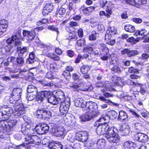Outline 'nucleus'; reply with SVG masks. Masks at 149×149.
<instances>
[{
  "instance_id": "nucleus-2",
  "label": "nucleus",
  "mask_w": 149,
  "mask_h": 149,
  "mask_svg": "<svg viewBox=\"0 0 149 149\" xmlns=\"http://www.w3.org/2000/svg\"><path fill=\"white\" fill-rule=\"evenodd\" d=\"M17 122H0V139L8 138L10 132L17 124Z\"/></svg>"
},
{
  "instance_id": "nucleus-32",
  "label": "nucleus",
  "mask_w": 149,
  "mask_h": 149,
  "mask_svg": "<svg viewBox=\"0 0 149 149\" xmlns=\"http://www.w3.org/2000/svg\"><path fill=\"white\" fill-rule=\"evenodd\" d=\"M113 119L112 118H111V117L110 116H109L107 114H105L101 116L100 117L99 119L97 121L109 120H112Z\"/></svg>"
},
{
  "instance_id": "nucleus-43",
  "label": "nucleus",
  "mask_w": 149,
  "mask_h": 149,
  "mask_svg": "<svg viewBox=\"0 0 149 149\" xmlns=\"http://www.w3.org/2000/svg\"><path fill=\"white\" fill-rule=\"evenodd\" d=\"M138 53L136 50H130L128 49L127 55L129 57H131L137 54Z\"/></svg>"
},
{
  "instance_id": "nucleus-26",
  "label": "nucleus",
  "mask_w": 149,
  "mask_h": 149,
  "mask_svg": "<svg viewBox=\"0 0 149 149\" xmlns=\"http://www.w3.org/2000/svg\"><path fill=\"white\" fill-rule=\"evenodd\" d=\"M2 111H3L4 116L8 115V116H10L9 115L13 113L12 109L8 107H4L1 108Z\"/></svg>"
},
{
  "instance_id": "nucleus-40",
  "label": "nucleus",
  "mask_w": 149,
  "mask_h": 149,
  "mask_svg": "<svg viewBox=\"0 0 149 149\" xmlns=\"http://www.w3.org/2000/svg\"><path fill=\"white\" fill-rule=\"evenodd\" d=\"M37 94L31 93H28L26 97V100L27 99L28 101H31L34 100L36 97Z\"/></svg>"
},
{
  "instance_id": "nucleus-39",
  "label": "nucleus",
  "mask_w": 149,
  "mask_h": 149,
  "mask_svg": "<svg viewBox=\"0 0 149 149\" xmlns=\"http://www.w3.org/2000/svg\"><path fill=\"white\" fill-rule=\"evenodd\" d=\"M93 49L91 46L86 45L83 49V52H87L90 54L92 53Z\"/></svg>"
},
{
  "instance_id": "nucleus-9",
  "label": "nucleus",
  "mask_w": 149,
  "mask_h": 149,
  "mask_svg": "<svg viewBox=\"0 0 149 149\" xmlns=\"http://www.w3.org/2000/svg\"><path fill=\"white\" fill-rule=\"evenodd\" d=\"M36 132L39 134H43L47 133L49 129V126L47 124H42L35 127Z\"/></svg>"
},
{
  "instance_id": "nucleus-42",
  "label": "nucleus",
  "mask_w": 149,
  "mask_h": 149,
  "mask_svg": "<svg viewBox=\"0 0 149 149\" xmlns=\"http://www.w3.org/2000/svg\"><path fill=\"white\" fill-rule=\"evenodd\" d=\"M132 127L136 130H140L143 127L142 125L139 122H136L134 123Z\"/></svg>"
},
{
  "instance_id": "nucleus-1",
  "label": "nucleus",
  "mask_w": 149,
  "mask_h": 149,
  "mask_svg": "<svg viewBox=\"0 0 149 149\" xmlns=\"http://www.w3.org/2000/svg\"><path fill=\"white\" fill-rule=\"evenodd\" d=\"M99 122H95L94 125L97 127L96 132L98 135H104L106 139L110 143H117L120 140V137L115 132V130L117 129L111 127L107 123H99Z\"/></svg>"
},
{
  "instance_id": "nucleus-5",
  "label": "nucleus",
  "mask_w": 149,
  "mask_h": 149,
  "mask_svg": "<svg viewBox=\"0 0 149 149\" xmlns=\"http://www.w3.org/2000/svg\"><path fill=\"white\" fill-rule=\"evenodd\" d=\"M6 42L3 45L4 48L6 52H10L13 46L19 45V34L14 35L11 38H8Z\"/></svg>"
},
{
  "instance_id": "nucleus-37",
  "label": "nucleus",
  "mask_w": 149,
  "mask_h": 149,
  "mask_svg": "<svg viewBox=\"0 0 149 149\" xmlns=\"http://www.w3.org/2000/svg\"><path fill=\"white\" fill-rule=\"evenodd\" d=\"M112 5L109 6L107 5L106 6V11L107 13L106 15V17L109 18L110 17V15H111L112 13Z\"/></svg>"
},
{
  "instance_id": "nucleus-48",
  "label": "nucleus",
  "mask_w": 149,
  "mask_h": 149,
  "mask_svg": "<svg viewBox=\"0 0 149 149\" xmlns=\"http://www.w3.org/2000/svg\"><path fill=\"white\" fill-rule=\"evenodd\" d=\"M107 32L112 35L115 34L116 33V30L115 28L114 27H111L109 28Z\"/></svg>"
},
{
  "instance_id": "nucleus-59",
  "label": "nucleus",
  "mask_w": 149,
  "mask_h": 149,
  "mask_svg": "<svg viewBox=\"0 0 149 149\" xmlns=\"http://www.w3.org/2000/svg\"><path fill=\"white\" fill-rule=\"evenodd\" d=\"M140 35L141 36H145L147 33V31L144 29H141L140 30Z\"/></svg>"
},
{
  "instance_id": "nucleus-61",
  "label": "nucleus",
  "mask_w": 149,
  "mask_h": 149,
  "mask_svg": "<svg viewBox=\"0 0 149 149\" xmlns=\"http://www.w3.org/2000/svg\"><path fill=\"white\" fill-rule=\"evenodd\" d=\"M112 35L107 31L105 36V39L106 40H109L111 37Z\"/></svg>"
},
{
  "instance_id": "nucleus-38",
  "label": "nucleus",
  "mask_w": 149,
  "mask_h": 149,
  "mask_svg": "<svg viewBox=\"0 0 149 149\" xmlns=\"http://www.w3.org/2000/svg\"><path fill=\"white\" fill-rule=\"evenodd\" d=\"M100 4L101 6L103 8L105 6L106 7L107 5L111 6L112 5V3L110 2H108L107 0H100Z\"/></svg>"
},
{
  "instance_id": "nucleus-34",
  "label": "nucleus",
  "mask_w": 149,
  "mask_h": 149,
  "mask_svg": "<svg viewBox=\"0 0 149 149\" xmlns=\"http://www.w3.org/2000/svg\"><path fill=\"white\" fill-rule=\"evenodd\" d=\"M99 36V34L95 31H93L92 32L91 34L89 36V39L91 41L95 40L96 39L97 37H98Z\"/></svg>"
},
{
  "instance_id": "nucleus-55",
  "label": "nucleus",
  "mask_w": 149,
  "mask_h": 149,
  "mask_svg": "<svg viewBox=\"0 0 149 149\" xmlns=\"http://www.w3.org/2000/svg\"><path fill=\"white\" fill-rule=\"evenodd\" d=\"M26 50V47H19V51L21 54H23Z\"/></svg>"
},
{
  "instance_id": "nucleus-62",
  "label": "nucleus",
  "mask_w": 149,
  "mask_h": 149,
  "mask_svg": "<svg viewBox=\"0 0 149 149\" xmlns=\"http://www.w3.org/2000/svg\"><path fill=\"white\" fill-rule=\"evenodd\" d=\"M46 77L49 79H51L54 78V76L52 75L51 72H47L46 75Z\"/></svg>"
},
{
  "instance_id": "nucleus-49",
  "label": "nucleus",
  "mask_w": 149,
  "mask_h": 149,
  "mask_svg": "<svg viewBox=\"0 0 149 149\" xmlns=\"http://www.w3.org/2000/svg\"><path fill=\"white\" fill-rule=\"evenodd\" d=\"M65 124L66 125L71 127H74L76 124V122H65Z\"/></svg>"
},
{
  "instance_id": "nucleus-19",
  "label": "nucleus",
  "mask_w": 149,
  "mask_h": 149,
  "mask_svg": "<svg viewBox=\"0 0 149 149\" xmlns=\"http://www.w3.org/2000/svg\"><path fill=\"white\" fill-rule=\"evenodd\" d=\"M53 5L51 3H47L44 8L42 11L43 15H45L48 14L53 9Z\"/></svg>"
},
{
  "instance_id": "nucleus-50",
  "label": "nucleus",
  "mask_w": 149,
  "mask_h": 149,
  "mask_svg": "<svg viewBox=\"0 0 149 149\" xmlns=\"http://www.w3.org/2000/svg\"><path fill=\"white\" fill-rule=\"evenodd\" d=\"M127 83H130V84L131 85H135L136 86L140 87L141 86V84L139 83H135L132 81L131 80L129 79L127 81Z\"/></svg>"
},
{
  "instance_id": "nucleus-33",
  "label": "nucleus",
  "mask_w": 149,
  "mask_h": 149,
  "mask_svg": "<svg viewBox=\"0 0 149 149\" xmlns=\"http://www.w3.org/2000/svg\"><path fill=\"white\" fill-rule=\"evenodd\" d=\"M90 70V66L85 65H83L80 69L81 71L83 74H86Z\"/></svg>"
},
{
  "instance_id": "nucleus-53",
  "label": "nucleus",
  "mask_w": 149,
  "mask_h": 149,
  "mask_svg": "<svg viewBox=\"0 0 149 149\" xmlns=\"http://www.w3.org/2000/svg\"><path fill=\"white\" fill-rule=\"evenodd\" d=\"M69 86L71 88L74 89H77L79 87V86L76 83H71L70 85Z\"/></svg>"
},
{
  "instance_id": "nucleus-16",
  "label": "nucleus",
  "mask_w": 149,
  "mask_h": 149,
  "mask_svg": "<svg viewBox=\"0 0 149 149\" xmlns=\"http://www.w3.org/2000/svg\"><path fill=\"white\" fill-rule=\"evenodd\" d=\"M23 34L24 36H27V39L29 41H31L35 37L36 33L34 30L29 31L26 30H24L23 31Z\"/></svg>"
},
{
  "instance_id": "nucleus-64",
  "label": "nucleus",
  "mask_w": 149,
  "mask_h": 149,
  "mask_svg": "<svg viewBox=\"0 0 149 149\" xmlns=\"http://www.w3.org/2000/svg\"><path fill=\"white\" fill-rule=\"evenodd\" d=\"M69 24L70 26L72 27L77 26H78V24L77 22L73 21H70Z\"/></svg>"
},
{
  "instance_id": "nucleus-13",
  "label": "nucleus",
  "mask_w": 149,
  "mask_h": 149,
  "mask_svg": "<svg viewBox=\"0 0 149 149\" xmlns=\"http://www.w3.org/2000/svg\"><path fill=\"white\" fill-rule=\"evenodd\" d=\"M135 140L142 143L146 142L148 140V137L144 134L137 133L134 136Z\"/></svg>"
},
{
  "instance_id": "nucleus-52",
  "label": "nucleus",
  "mask_w": 149,
  "mask_h": 149,
  "mask_svg": "<svg viewBox=\"0 0 149 149\" xmlns=\"http://www.w3.org/2000/svg\"><path fill=\"white\" fill-rule=\"evenodd\" d=\"M128 72L130 73H139V71L138 70L135 69L132 67H131L129 68Z\"/></svg>"
},
{
  "instance_id": "nucleus-35",
  "label": "nucleus",
  "mask_w": 149,
  "mask_h": 149,
  "mask_svg": "<svg viewBox=\"0 0 149 149\" xmlns=\"http://www.w3.org/2000/svg\"><path fill=\"white\" fill-rule=\"evenodd\" d=\"M47 56L48 57L50 58L55 61H58L60 59L59 57L54 53H48L47 54Z\"/></svg>"
},
{
  "instance_id": "nucleus-15",
  "label": "nucleus",
  "mask_w": 149,
  "mask_h": 149,
  "mask_svg": "<svg viewBox=\"0 0 149 149\" xmlns=\"http://www.w3.org/2000/svg\"><path fill=\"white\" fill-rule=\"evenodd\" d=\"M28 123L27 122H25V125H22L21 129V132L23 134L27 136H29V134L32 133L31 131L34 132L35 131L31 129H30V126L28 125Z\"/></svg>"
},
{
  "instance_id": "nucleus-46",
  "label": "nucleus",
  "mask_w": 149,
  "mask_h": 149,
  "mask_svg": "<svg viewBox=\"0 0 149 149\" xmlns=\"http://www.w3.org/2000/svg\"><path fill=\"white\" fill-rule=\"evenodd\" d=\"M48 29L50 30L56 32L57 33V35L59 33V32L58 28L55 26L52 25L49 26L48 27Z\"/></svg>"
},
{
  "instance_id": "nucleus-60",
  "label": "nucleus",
  "mask_w": 149,
  "mask_h": 149,
  "mask_svg": "<svg viewBox=\"0 0 149 149\" xmlns=\"http://www.w3.org/2000/svg\"><path fill=\"white\" fill-rule=\"evenodd\" d=\"M110 56L109 53H107L105 55L101 57V58L103 61H106L108 59V58Z\"/></svg>"
},
{
  "instance_id": "nucleus-54",
  "label": "nucleus",
  "mask_w": 149,
  "mask_h": 149,
  "mask_svg": "<svg viewBox=\"0 0 149 149\" xmlns=\"http://www.w3.org/2000/svg\"><path fill=\"white\" fill-rule=\"evenodd\" d=\"M66 52L68 56L70 57H73L75 54L73 51L70 50H67Z\"/></svg>"
},
{
  "instance_id": "nucleus-23",
  "label": "nucleus",
  "mask_w": 149,
  "mask_h": 149,
  "mask_svg": "<svg viewBox=\"0 0 149 149\" xmlns=\"http://www.w3.org/2000/svg\"><path fill=\"white\" fill-rule=\"evenodd\" d=\"M95 7L93 6H90L88 7H86L84 5L82 6L81 8L82 9V12L83 13L87 15H89L93 11Z\"/></svg>"
},
{
  "instance_id": "nucleus-45",
  "label": "nucleus",
  "mask_w": 149,
  "mask_h": 149,
  "mask_svg": "<svg viewBox=\"0 0 149 149\" xmlns=\"http://www.w3.org/2000/svg\"><path fill=\"white\" fill-rule=\"evenodd\" d=\"M62 75L66 78V79H68H68L70 77V74L69 71L67 70L64 71L62 73Z\"/></svg>"
},
{
  "instance_id": "nucleus-12",
  "label": "nucleus",
  "mask_w": 149,
  "mask_h": 149,
  "mask_svg": "<svg viewBox=\"0 0 149 149\" xmlns=\"http://www.w3.org/2000/svg\"><path fill=\"white\" fill-rule=\"evenodd\" d=\"M118 130V132L123 136L128 135L130 132L129 126L125 123L120 125Z\"/></svg>"
},
{
  "instance_id": "nucleus-36",
  "label": "nucleus",
  "mask_w": 149,
  "mask_h": 149,
  "mask_svg": "<svg viewBox=\"0 0 149 149\" xmlns=\"http://www.w3.org/2000/svg\"><path fill=\"white\" fill-rule=\"evenodd\" d=\"M39 82L41 84L44 86L51 87L54 85V84L53 83L51 82H48L44 79L42 80L41 81H40Z\"/></svg>"
},
{
  "instance_id": "nucleus-8",
  "label": "nucleus",
  "mask_w": 149,
  "mask_h": 149,
  "mask_svg": "<svg viewBox=\"0 0 149 149\" xmlns=\"http://www.w3.org/2000/svg\"><path fill=\"white\" fill-rule=\"evenodd\" d=\"M70 99L67 98L64 102H60L59 110L62 115H65L68 112L70 104Z\"/></svg>"
},
{
  "instance_id": "nucleus-30",
  "label": "nucleus",
  "mask_w": 149,
  "mask_h": 149,
  "mask_svg": "<svg viewBox=\"0 0 149 149\" xmlns=\"http://www.w3.org/2000/svg\"><path fill=\"white\" fill-rule=\"evenodd\" d=\"M105 141L103 139H99L97 143V147L98 148L101 149L104 146Z\"/></svg>"
},
{
  "instance_id": "nucleus-56",
  "label": "nucleus",
  "mask_w": 149,
  "mask_h": 149,
  "mask_svg": "<svg viewBox=\"0 0 149 149\" xmlns=\"http://www.w3.org/2000/svg\"><path fill=\"white\" fill-rule=\"evenodd\" d=\"M132 20L133 22L137 24H140L142 21V19L139 18H134Z\"/></svg>"
},
{
  "instance_id": "nucleus-4",
  "label": "nucleus",
  "mask_w": 149,
  "mask_h": 149,
  "mask_svg": "<svg viewBox=\"0 0 149 149\" xmlns=\"http://www.w3.org/2000/svg\"><path fill=\"white\" fill-rule=\"evenodd\" d=\"M34 132L30 133L28 136L25 138V143L19 145V149H29V144H33L38 145L40 143L41 139L40 137L34 135Z\"/></svg>"
},
{
  "instance_id": "nucleus-29",
  "label": "nucleus",
  "mask_w": 149,
  "mask_h": 149,
  "mask_svg": "<svg viewBox=\"0 0 149 149\" xmlns=\"http://www.w3.org/2000/svg\"><path fill=\"white\" fill-rule=\"evenodd\" d=\"M119 117L121 120H125L126 121L128 120L127 115L125 112L123 111H120Z\"/></svg>"
},
{
  "instance_id": "nucleus-21",
  "label": "nucleus",
  "mask_w": 149,
  "mask_h": 149,
  "mask_svg": "<svg viewBox=\"0 0 149 149\" xmlns=\"http://www.w3.org/2000/svg\"><path fill=\"white\" fill-rule=\"evenodd\" d=\"M49 147L51 149H62L63 148L61 143L57 141L51 143L49 144Z\"/></svg>"
},
{
  "instance_id": "nucleus-7",
  "label": "nucleus",
  "mask_w": 149,
  "mask_h": 149,
  "mask_svg": "<svg viewBox=\"0 0 149 149\" xmlns=\"http://www.w3.org/2000/svg\"><path fill=\"white\" fill-rule=\"evenodd\" d=\"M36 116L39 118H42L45 120L50 118L51 117V112L45 108L39 109L37 111Z\"/></svg>"
},
{
  "instance_id": "nucleus-28",
  "label": "nucleus",
  "mask_w": 149,
  "mask_h": 149,
  "mask_svg": "<svg viewBox=\"0 0 149 149\" xmlns=\"http://www.w3.org/2000/svg\"><path fill=\"white\" fill-rule=\"evenodd\" d=\"M124 29L126 31L130 33H133L135 30L134 26L130 24H128L125 25Z\"/></svg>"
},
{
  "instance_id": "nucleus-44",
  "label": "nucleus",
  "mask_w": 149,
  "mask_h": 149,
  "mask_svg": "<svg viewBox=\"0 0 149 149\" xmlns=\"http://www.w3.org/2000/svg\"><path fill=\"white\" fill-rule=\"evenodd\" d=\"M69 142L71 143L69 144L70 145L71 147H72L74 149H79L80 148V145L79 143H74L73 142L71 141V140H70Z\"/></svg>"
},
{
  "instance_id": "nucleus-63",
  "label": "nucleus",
  "mask_w": 149,
  "mask_h": 149,
  "mask_svg": "<svg viewBox=\"0 0 149 149\" xmlns=\"http://www.w3.org/2000/svg\"><path fill=\"white\" fill-rule=\"evenodd\" d=\"M130 77L133 79H137L140 78V76L134 74H132L130 75Z\"/></svg>"
},
{
  "instance_id": "nucleus-6",
  "label": "nucleus",
  "mask_w": 149,
  "mask_h": 149,
  "mask_svg": "<svg viewBox=\"0 0 149 149\" xmlns=\"http://www.w3.org/2000/svg\"><path fill=\"white\" fill-rule=\"evenodd\" d=\"M52 128L54 129L53 132L56 136L63 138L67 133L65 129L62 126L55 127V125H54L52 126Z\"/></svg>"
},
{
  "instance_id": "nucleus-18",
  "label": "nucleus",
  "mask_w": 149,
  "mask_h": 149,
  "mask_svg": "<svg viewBox=\"0 0 149 149\" xmlns=\"http://www.w3.org/2000/svg\"><path fill=\"white\" fill-rule=\"evenodd\" d=\"M8 26L7 21L4 19L0 21V36L5 32Z\"/></svg>"
},
{
  "instance_id": "nucleus-20",
  "label": "nucleus",
  "mask_w": 149,
  "mask_h": 149,
  "mask_svg": "<svg viewBox=\"0 0 149 149\" xmlns=\"http://www.w3.org/2000/svg\"><path fill=\"white\" fill-rule=\"evenodd\" d=\"M25 66V65L24 63V58L23 57H19V70H20V72H19V74H22V72H26V70L25 68L24 67ZM23 74V73H22Z\"/></svg>"
},
{
  "instance_id": "nucleus-51",
  "label": "nucleus",
  "mask_w": 149,
  "mask_h": 149,
  "mask_svg": "<svg viewBox=\"0 0 149 149\" xmlns=\"http://www.w3.org/2000/svg\"><path fill=\"white\" fill-rule=\"evenodd\" d=\"M57 11L59 15H63L65 12L66 9L64 8L61 7L58 10H57Z\"/></svg>"
},
{
  "instance_id": "nucleus-27",
  "label": "nucleus",
  "mask_w": 149,
  "mask_h": 149,
  "mask_svg": "<svg viewBox=\"0 0 149 149\" xmlns=\"http://www.w3.org/2000/svg\"><path fill=\"white\" fill-rule=\"evenodd\" d=\"M56 97L57 99L59 100V101L62 102L65 97V95L64 92L61 91H57L56 93Z\"/></svg>"
},
{
  "instance_id": "nucleus-17",
  "label": "nucleus",
  "mask_w": 149,
  "mask_h": 149,
  "mask_svg": "<svg viewBox=\"0 0 149 149\" xmlns=\"http://www.w3.org/2000/svg\"><path fill=\"white\" fill-rule=\"evenodd\" d=\"M50 95L47 97V100L48 102L53 104H57L59 102H61L57 99L56 97L52 95V92L49 91Z\"/></svg>"
},
{
  "instance_id": "nucleus-41",
  "label": "nucleus",
  "mask_w": 149,
  "mask_h": 149,
  "mask_svg": "<svg viewBox=\"0 0 149 149\" xmlns=\"http://www.w3.org/2000/svg\"><path fill=\"white\" fill-rule=\"evenodd\" d=\"M85 40L84 38L81 39L77 41V45L81 47H83L85 45Z\"/></svg>"
},
{
  "instance_id": "nucleus-57",
  "label": "nucleus",
  "mask_w": 149,
  "mask_h": 149,
  "mask_svg": "<svg viewBox=\"0 0 149 149\" xmlns=\"http://www.w3.org/2000/svg\"><path fill=\"white\" fill-rule=\"evenodd\" d=\"M100 48L102 51H104L105 50H107V48L106 47V45L104 43L101 44L100 45Z\"/></svg>"
},
{
  "instance_id": "nucleus-11",
  "label": "nucleus",
  "mask_w": 149,
  "mask_h": 149,
  "mask_svg": "<svg viewBox=\"0 0 149 149\" xmlns=\"http://www.w3.org/2000/svg\"><path fill=\"white\" fill-rule=\"evenodd\" d=\"M26 100L25 96L22 95V93H19V114L23 115L25 113V108L24 106V102Z\"/></svg>"
},
{
  "instance_id": "nucleus-10",
  "label": "nucleus",
  "mask_w": 149,
  "mask_h": 149,
  "mask_svg": "<svg viewBox=\"0 0 149 149\" xmlns=\"http://www.w3.org/2000/svg\"><path fill=\"white\" fill-rule=\"evenodd\" d=\"M88 133L86 131L76 133V139L82 142H86L88 139Z\"/></svg>"
},
{
  "instance_id": "nucleus-25",
  "label": "nucleus",
  "mask_w": 149,
  "mask_h": 149,
  "mask_svg": "<svg viewBox=\"0 0 149 149\" xmlns=\"http://www.w3.org/2000/svg\"><path fill=\"white\" fill-rule=\"evenodd\" d=\"M134 143L131 141H126L123 144V149H134Z\"/></svg>"
},
{
  "instance_id": "nucleus-24",
  "label": "nucleus",
  "mask_w": 149,
  "mask_h": 149,
  "mask_svg": "<svg viewBox=\"0 0 149 149\" xmlns=\"http://www.w3.org/2000/svg\"><path fill=\"white\" fill-rule=\"evenodd\" d=\"M27 91L29 93H31L37 94L38 90L37 88L32 85H28L27 88Z\"/></svg>"
},
{
  "instance_id": "nucleus-14",
  "label": "nucleus",
  "mask_w": 149,
  "mask_h": 149,
  "mask_svg": "<svg viewBox=\"0 0 149 149\" xmlns=\"http://www.w3.org/2000/svg\"><path fill=\"white\" fill-rule=\"evenodd\" d=\"M50 95L49 91H42L38 93L37 98L38 102H42Z\"/></svg>"
},
{
  "instance_id": "nucleus-31",
  "label": "nucleus",
  "mask_w": 149,
  "mask_h": 149,
  "mask_svg": "<svg viewBox=\"0 0 149 149\" xmlns=\"http://www.w3.org/2000/svg\"><path fill=\"white\" fill-rule=\"evenodd\" d=\"M78 39L77 36L74 32H70L69 33L68 39L70 41H75Z\"/></svg>"
},
{
  "instance_id": "nucleus-58",
  "label": "nucleus",
  "mask_w": 149,
  "mask_h": 149,
  "mask_svg": "<svg viewBox=\"0 0 149 149\" xmlns=\"http://www.w3.org/2000/svg\"><path fill=\"white\" fill-rule=\"evenodd\" d=\"M100 99L103 101L105 102H109L111 103H112L111 101L109 100H107L106 98H105L104 97L101 96L99 97Z\"/></svg>"
},
{
  "instance_id": "nucleus-3",
  "label": "nucleus",
  "mask_w": 149,
  "mask_h": 149,
  "mask_svg": "<svg viewBox=\"0 0 149 149\" xmlns=\"http://www.w3.org/2000/svg\"><path fill=\"white\" fill-rule=\"evenodd\" d=\"M86 106H88V109L89 110L86 114L80 117L81 121L90 120L92 118L97 116L99 113L97 111V106L95 103L92 102H88Z\"/></svg>"
},
{
  "instance_id": "nucleus-22",
  "label": "nucleus",
  "mask_w": 149,
  "mask_h": 149,
  "mask_svg": "<svg viewBox=\"0 0 149 149\" xmlns=\"http://www.w3.org/2000/svg\"><path fill=\"white\" fill-rule=\"evenodd\" d=\"M86 102L81 99H78L75 100L74 102V105L77 107L84 108L86 107Z\"/></svg>"
},
{
  "instance_id": "nucleus-47",
  "label": "nucleus",
  "mask_w": 149,
  "mask_h": 149,
  "mask_svg": "<svg viewBox=\"0 0 149 149\" xmlns=\"http://www.w3.org/2000/svg\"><path fill=\"white\" fill-rule=\"evenodd\" d=\"M111 70L117 73L120 72L121 71L120 68L118 65H114L111 68Z\"/></svg>"
}]
</instances>
